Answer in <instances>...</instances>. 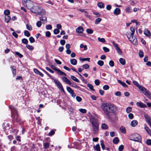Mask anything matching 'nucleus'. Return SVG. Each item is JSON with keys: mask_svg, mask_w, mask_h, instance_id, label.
I'll list each match as a JSON object with an SVG mask.
<instances>
[{"mask_svg": "<svg viewBox=\"0 0 151 151\" xmlns=\"http://www.w3.org/2000/svg\"><path fill=\"white\" fill-rule=\"evenodd\" d=\"M101 108L104 114L107 116H109L110 113H116L118 109V107L113 103H103Z\"/></svg>", "mask_w": 151, "mask_h": 151, "instance_id": "obj_1", "label": "nucleus"}, {"mask_svg": "<svg viewBox=\"0 0 151 151\" xmlns=\"http://www.w3.org/2000/svg\"><path fill=\"white\" fill-rule=\"evenodd\" d=\"M30 11L36 14L43 16L46 14L45 10L37 6H34L30 9Z\"/></svg>", "mask_w": 151, "mask_h": 151, "instance_id": "obj_2", "label": "nucleus"}, {"mask_svg": "<svg viewBox=\"0 0 151 151\" xmlns=\"http://www.w3.org/2000/svg\"><path fill=\"white\" fill-rule=\"evenodd\" d=\"M133 84L135 85L145 96L149 98H151V93L144 87L140 86L139 84L136 81H133Z\"/></svg>", "mask_w": 151, "mask_h": 151, "instance_id": "obj_3", "label": "nucleus"}, {"mask_svg": "<svg viewBox=\"0 0 151 151\" xmlns=\"http://www.w3.org/2000/svg\"><path fill=\"white\" fill-rule=\"evenodd\" d=\"M130 139L134 141L140 142L141 140V138L138 134L135 133L130 135Z\"/></svg>", "mask_w": 151, "mask_h": 151, "instance_id": "obj_4", "label": "nucleus"}, {"mask_svg": "<svg viewBox=\"0 0 151 151\" xmlns=\"http://www.w3.org/2000/svg\"><path fill=\"white\" fill-rule=\"evenodd\" d=\"M22 2L24 6L30 10L33 5V2L30 0H22Z\"/></svg>", "mask_w": 151, "mask_h": 151, "instance_id": "obj_5", "label": "nucleus"}, {"mask_svg": "<svg viewBox=\"0 0 151 151\" xmlns=\"http://www.w3.org/2000/svg\"><path fill=\"white\" fill-rule=\"evenodd\" d=\"M10 109L11 111L12 116L14 117V119L16 120L18 119V114L17 112L16 109L13 107L10 106Z\"/></svg>", "mask_w": 151, "mask_h": 151, "instance_id": "obj_6", "label": "nucleus"}, {"mask_svg": "<svg viewBox=\"0 0 151 151\" xmlns=\"http://www.w3.org/2000/svg\"><path fill=\"white\" fill-rule=\"evenodd\" d=\"M127 37L129 40L134 45H136L137 44V39L133 36V35H129L128 34Z\"/></svg>", "mask_w": 151, "mask_h": 151, "instance_id": "obj_7", "label": "nucleus"}, {"mask_svg": "<svg viewBox=\"0 0 151 151\" xmlns=\"http://www.w3.org/2000/svg\"><path fill=\"white\" fill-rule=\"evenodd\" d=\"M89 119L90 122H91L93 126L98 125L97 123V119H96L92 115H91L89 116Z\"/></svg>", "mask_w": 151, "mask_h": 151, "instance_id": "obj_8", "label": "nucleus"}, {"mask_svg": "<svg viewBox=\"0 0 151 151\" xmlns=\"http://www.w3.org/2000/svg\"><path fill=\"white\" fill-rule=\"evenodd\" d=\"M54 81L58 88L62 91L64 92V90L63 88V87L62 84L57 79H54Z\"/></svg>", "mask_w": 151, "mask_h": 151, "instance_id": "obj_9", "label": "nucleus"}, {"mask_svg": "<svg viewBox=\"0 0 151 151\" xmlns=\"http://www.w3.org/2000/svg\"><path fill=\"white\" fill-rule=\"evenodd\" d=\"M112 43L113 45L114 46L115 49H116L119 55H122V51L120 49L119 47L118 44L115 43L114 42H112Z\"/></svg>", "mask_w": 151, "mask_h": 151, "instance_id": "obj_10", "label": "nucleus"}, {"mask_svg": "<svg viewBox=\"0 0 151 151\" xmlns=\"http://www.w3.org/2000/svg\"><path fill=\"white\" fill-rule=\"evenodd\" d=\"M144 116L147 122L149 124L151 128V118L148 114H144Z\"/></svg>", "mask_w": 151, "mask_h": 151, "instance_id": "obj_11", "label": "nucleus"}, {"mask_svg": "<svg viewBox=\"0 0 151 151\" xmlns=\"http://www.w3.org/2000/svg\"><path fill=\"white\" fill-rule=\"evenodd\" d=\"M67 90L70 93L72 96L73 98L75 97L76 95V93H74L73 91L71 89V88L69 87H67Z\"/></svg>", "mask_w": 151, "mask_h": 151, "instance_id": "obj_12", "label": "nucleus"}, {"mask_svg": "<svg viewBox=\"0 0 151 151\" xmlns=\"http://www.w3.org/2000/svg\"><path fill=\"white\" fill-rule=\"evenodd\" d=\"M98 130L99 125L93 126V132L94 134L97 133L98 132Z\"/></svg>", "mask_w": 151, "mask_h": 151, "instance_id": "obj_13", "label": "nucleus"}, {"mask_svg": "<svg viewBox=\"0 0 151 151\" xmlns=\"http://www.w3.org/2000/svg\"><path fill=\"white\" fill-rule=\"evenodd\" d=\"M137 105L141 108H145L147 107V106L141 102H137L136 103Z\"/></svg>", "mask_w": 151, "mask_h": 151, "instance_id": "obj_14", "label": "nucleus"}, {"mask_svg": "<svg viewBox=\"0 0 151 151\" xmlns=\"http://www.w3.org/2000/svg\"><path fill=\"white\" fill-rule=\"evenodd\" d=\"M62 80L67 84L71 85V82L67 78L65 77H63L62 78Z\"/></svg>", "mask_w": 151, "mask_h": 151, "instance_id": "obj_15", "label": "nucleus"}, {"mask_svg": "<svg viewBox=\"0 0 151 151\" xmlns=\"http://www.w3.org/2000/svg\"><path fill=\"white\" fill-rule=\"evenodd\" d=\"M120 9L119 8H116L114 11V14L116 15H118L120 14Z\"/></svg>", "mask_w": 151, "mask_h": 151, "instance_id": "obj_16", "label": "nucleus"}, {"mask_svg": "<svg viewBox=\"0 0 151 151\" xmlns=\"http://www.w3.org/2000/svg\"><path fill=\"white\" fill-rule=\"evenodd\" d=\"M144 128L148 134L151 135V131L145 124H144Z\"/></svg>", "mask_w": 151, "mask_h": 151, "instance_id": "obj_17", "label": "nucleus"}, {"mask_svg": "<svg viewBox=\"0 0 151 151\" xmlns=\"http://www.w3.org/2000/svg\"><path fill=\"white\" fill-rule=\"evenodd\" d=\"M76 31L77 32L81 33L83 31V28L81 26H79L76 29Z\"/></svg>", "mask_w": 151, "mask_h": 151, "instance_id": "obj_18", "label": "nucleus"}, {"mask_svg": "<svg viewBox=\"0 0 151 151\" xmlns=\"http://www.w3.org/2000/svg\"><path fill=\"white\" fill-rule=\"evenodd\" d=\"M40 19L43 22V23L44 24L47 22V18L45 16H42L40 17Z\"/></svg>", "mask_w": 151, "mask_h": 151, "instance_id": "obj_19", "label": "nucleus"}, {"mask_svg": "<svg viewBox=\"0 0 151 151\" xmlns=\"http://www.w3.org/2000/svg\"><path fill=\"white\" fill-rule=\"evenodd\" d=\"M144 34L147 37H150L151 35L150 32L147 29H145L144 31Z\"/></svg>", "mask_w": 151, "mask_h": 151, "instance_id": "obj_20", "label": "nucleus"}, {"mask_svg": "<svg viewBox=\"0 0 151 151\" xmlns=\"http://www.w3.org/2000/svg\"><path fill=\"white\" fill-rule=\"evenodd\" d=\"M137 124L138 122L137 120H133L131 122L130 125L132 127H135L137 125Z\"/></svg>", "mask_w": 151, "mask_h": 151, "instance_id": "obj_21", "label": "nucleus"}, {"mask_svg": "<svg viewBox=\"0 0 151 151\" xmlns=\"http://www.w3.org/2000/svg\"><path fill=\"white\" fill-rule=\"evenodd\" d=\"M57 74L59 75L66 76V74L63 71H61L59 69H58L57 70Z\"/></svg>", "mask_w": 151, "mask_h": 151, "instance_id": "obj_22", "label": "nucleus"}, {"mask_svg": "<svg viewBox=\"0 0 151 151\" xmlns=\"http://www.w3.org/2000/svg\"><path fill=\"white\" fill-rule=\"evenodd\" d=\"M70 62L71 64L75 65L77 63V61L75 59H72L70 60Z\"/></svg>", "mask_w": 151, "mask_h": 151, "instance_id": "obj_23", "label": "nucleus"}, {"mask_svg": "<svg viewBox=\"0 0 151 151\" xmlns=\"http://www.w3.org/2000/svg\"><path fill=\"white\" fill-rule=\"evenodd\" d=\"M119 130L121 132L125 134L126 133V130L125 128L123 126H121L120 127Z\"/></svg>", "mask_w": 151, "mask_h": 151, "instance_id": "obj_24", "label": "nucleus"}, {"mask_svg": "<svg viewBox=\"0 0 151 151\" xmlns=\"http://www.w3.org/2000/svg\"><path fill=\"white\" fill-rule=\"evenodd\" d=\"M119 142V140L118 137H115L113 139V143L115 144H117Z\"/></svg>", "mask_w": 151, "mask_h": 151, "instance_id": "obj_25", "label": "nucleus"}, {"mask_svg": "<svg viewBox=\"0 0 151 151\" xmlns=\"http://www.w3.org/2000/svg\"><path fill=\"white\" fill-rule=\"evenodd\" d=\"M5 19L6 22L7 23L9 22L11 20V17L9 15L5 16Z\"/></svg>", "mask_w": 151, "mask_h": 151, "instance_id": "obj_26", "label": "nucleus"}, {"mask_svg": "<svg viewBox=\"0 0 151 151\" xmlns=\"http://www.w3.org/2000/svg\"><path fill=\"white\" fill-rule=\"evenodd\" d=\"M119 62L122 65H124L125 64V60L123 58H121L119 59Z\"/></svg>", "mask_w": 151, "mask_h": 151, "instance_id": "obj_27", "label": "nucleus"}, {"mask_svg": "<svg viewBox=\"0 0 151 151\" xmlns=\"http://www.w3.org/2000/svg\"><path fill=\"white\" fill-rule=\"evenodd\" d=\"M94 149L97 151H100V147L99 144L96 145L94 147Z\"/></svg>", "mask_w": 151, "mask_h": 151, "instance_id": "obj_28", "label": "nucleus"}, {"mask_svg": "<svg viewBox=\"0 0 151 151\" xmlns=\"http://www.w3.org/2000/svg\"><path fill=\"white\" fill-rule=\"evenodd\" d=\"M87 86L88 87L89 89L92 91H94L95 89L93 88V86L90 83H88L87 84Z\"/></svg>", "mask_w": 151, "mask_h": 151, "instance_id": "obj_29", "label": "nucleus"}, {"mask_svg": "<svg viewBox=\"0 0 151 151\" xmlns=\"http://www.w3.org/2000/svg\"><path fill=\"white\" fill-rule=\"evenodd\" d=\"M130 30L132 32L129 35H131L132 36L134 35L135 32V29L134 27H131L130 28Z\"/></svg>", "mask_w": 151, "mask_h": 151, "instance_id": "obj_30", "label": "nucleus"}, {"mask_svg": "<svg viewBox=\"0 0 151 151\" xmlns=\"http://www.w3.org/2000/svg\"><path fill=\"white\" fill-rule=\"evenodd\" d=\"M101 127L103 129H106L108 128V126L105 123H103L102 124Z\"/></svg>", "mask_w": 151, "mask_h": 151, "instance_id": "obj_31", "label": "nucleus"}, {"mask_svg": "<svg viewBox=\"0 0 151 151\" xmlns=\"http://www.w3.org/2000/svg\"><path fill=\"white\" fill-rule=\"evenodd\" d=\"M70 78L76 82L78 83L79 82V80L77 78L74 76H70Z\"/></svg>", "mask_w": 151, "mask_h": 151, "instance_id": "obj_32", "label": "nucleus"}, {"mask_svg": "<svg viewBox=\"0 0 151 151\" xmlns=\"http://www.w3.org/2000/svg\"><path fill=\"white\" fill-rule=\"evenodd\" d=\"M98 40L101 42L102 43H104L106 42V40L104 38H100V37H98Z\"/></svg>", "mask_w": 151, "mask_h": 151, "instance_id": "obj_33", "label": "nucleus"}, {"mask_svg": "<svg viewBox=\"0 0 151 151\" xmlns=\"http://www.w3.org/2000/svg\"><path fill=\"white\" fill-rule=\"evenodd\" d=\"M98 6L100 8H104V4L102 2H99L98 4Z\"/></svg>", "mask_w": 151, "mask_h": 151, "instance_id": "obj_34", "label": "nucleus"}, {"mask_svg": "<svg viewBox=\"0 0 151 151\" xmlns=\"http://www.w3.org/2000/svg\"><path fill=\"white\" fill-rule=\"evenodd\" d=\"M24 35L27 37H29L30 36L29 32L27 30H25L24 31Z\"/></svg>", "mask_w": 151, "mask_h": 151, "instance_id": "obj_35", "label": "nucleus"}, {"mask_svg": "<svg viewBox=\"0 0 151 151\" xmlns=\"http://www.w3.org/2000/svg\"><path fill=\"white\" fill-rule=\"evenodd\" d=\"M11 68L12 71L13 75L15 76L16 75V69L15 68H14L13 66H11Z\"/></svg>", "mask_w": 151, "mask_h": 151, "instance_id": "obj_36", "label": "nucleus"}, {"mask_svg": "<svg viewBox=\"0 0 151 151\" xmlns=\"http://www.w3.org/2000/svg\"><path fill=\"white\" fill-rule=\"evenodd\" d=\"M26 28L28 30L30 31L32 30V27L30 25L27 24H26Z\"/></svg>", "mask_w": 151, "mask_h": 151, "instance_id": "obj_37", "label": "nucleus"}, {"mask_svg": "<svg viewBox=\"0 0 151 151\" xmlns=\"http://www.w3.org/2000/svg\"><path fill=\"white\" fill-rule=\"evenodd\" d=\"M97 64L99 66H102L104 65V62L102 60H99L98 61Z\"/></svg>", "mask_w": 151, "mask_h": 151, "instance_id": "obj_38", "label": "nucleus"}, {"mask_svg": "<svg viewBox=\"0 0 151 151\" xmlns=\"http://www.w3.org/2000/svg\"><path fill=\"white\" fill-rule=\"evenodd\" d=\"M26 47L27 49L31 50H32L34 48L33 47L32 45H27Z\"/></svg>", "mask_w": 151, "mask_h": 151, "instance_id": "obj_39", "label": "nucleus"}, {"mask_svg": "<svg viewBox=\"0 0 151 151\" xmlns=\"http://www.w3.org/2000/svg\"><path fill=\"white\" fill-rule=\"evenodd\" d=\"M29 40L31 43H33L35 42L34 38L32 37H31L29 38Z\"/></svg>", "mask_w": 151, "mask_h": 151, "instance_id": "obj_40", "label": "nucleus"}, {"mask_svg": "<svg viewBox=\"0 0 151 151\" xmlns=\"http://www.w3.org/2000/svg\"><path fill=\"white\" fill-rule=\"evenodd\" d=\"M22 42L23 43L27 45L28 43V41L27 39L24 38L22 40Z\"/></svg>", "mask_w": 151, "mask_h": 151, "instance_id": "obj_41", "label": "nucleus"}, {"mask_svg": "<svg viewBox=\"0 0 151 151\" xmlns=\"http://www.w3.org/2000/svg\"><path fill=\"white\" fill-rule=\"evenodd\" d=\"M101 20V19L100 18H98L96 19L95 21V24H98Z\"/></svg>", "mask_w": 151, "mask_h": 151, "instance_id": "obj_42", "label": "nucleus"}, {"mask_svg": "<svg viewBox=\"0 0 151 151\" xmlns=\"http://www.w3.org/2000/svg\"><path fill=\"white\" fill-rule=\"evenodd\" d=\"M132 108L131 107H128L126 109V112L127 113H129L131 111Z\"/></svg>", "mask_w": 151, "mask_h": 151, "instance_id": "obj_43", "label": "nucleus"}, {"mask_svg": "<svg viewBox=\"0 0 151 151\" xmlns=\"http://www.w3.org/2000/svg\"><path fill=\"white\" fill-rule=\"evenodd\" d=\"M60 31L58 29H55L53 30V33L55 35H57L59 33Z\"/></svg>", "mask_w": 151, "mask_h": 151, "instance_id": "obj_44", "label": "nucleus"}, {"mask_svg": "<svg viewBox=\"0 0 151 151\" xmlns=\"http://www.w3.org/2000/svg\"><path fill=\"white\" fill-rule=\"evenodd\" d=\"M86 32L88 34H91L93 33V30L90 29H86Z\"/></svg>", "mask_w": 151, "mask_h": 151, "instance_id": "obj_45", "label": "nucleus"}, {"mask_svg": "<svg viewBox=\"0 0 151 151\" xmlns=\"http://www.w3.org/2000/svg\"><path fill=\"white\" fill-rule=\"evenodd\" d=\"M100 142L101 148L103 150H104L105 148V147L104 143V141L103 140H101V141Z\"/></svg>", "mask_w": 151, "mask_h": 151, "instance_id": "obj_46", "label": "nucleus"}, {"mask_svg": "<svg viewBox=\"0 0 151 151\" xmlns=\"http://www.w3.org/2000/svg\"><path fill=\"white\" fill-rule=\"evenodd\" d=\"M4 13L5 16H9L10 14V11L8 10H6L4 11Z\"/></svg>", "mask_w": 151, "mask_h": 151, "instance_id": "obj_47", "label": "nucleus"}, {"mask_svg": "<svg viewBox=\"0 0 151 151\" xmlns=\"http://www.w3.org/2000/svg\"><path fill=\"white\" fill-rule=\"evenodd\" d=\"M42 25V23L41 21H39L37 22L36 23V26L38 27H41Z\"/></svg>", "mask_w": 151, "mask_h": 151, "instance_id": "obj_48", "label": "nucleus"}, {"mask_svg": "<svg viewBox=\"0 0 151 151\" xmlns=\"http://www.w3.org/2000/svg\"><path fill=\"white\" fill-rule=\"evenodd\" d=\"M15 54L19 56V57L20 58H22L23 56V55L22 54L18 52H15Z\"/></svg>", "mask_w": 151, "mask_h": 151, "instance_id": "obj_49", "label": "nucleus"}, {"mask_svg": "<svg viewBox=\"0 0 151 151\" xmlns=\"http://www.w3.org/2000/svg\"><path fill=\"white\" fill-rule=\"evenodd\" d=\"M79 111L82 113H85L86 112V110L85 109H79Z\"/></svg>", "mask_w": 151, "mask_h": 151, "instance_id": "obj_50", "label": "nucleus"}, {"mask_svg": "<svg viewBox=\"0 0 151 151\" xmlns=\"http://www.w3.org/2000/svg\"><path fill=\"white\" fill-rule=\"evenodd\" d=\"M125 11L126 12L128 13H131L132 12L130 8L129 7H127L126 8Z\"/></svg>", "mask_w": 151, "mask_h": 151, "instance_id": "obj_51", "label": "nucleus"}, {"mask_svg": "<svg viewBox=\"0 0 151 151\" xmlns=\"http://www.w3.org/2000/svg\"><path fill=\"white\" fill-rule=\"evenodd\" d=\"M89 65L87 64H85L82 66V67L85 69H87L89 68Z\"/></svg>", "mask_w": 151, "mask_h": 151, "instance_id": "obj_52", "label": "nucleus"}, {"mask_svg": "<svg viewBox=\"0 0 151 151\" xmlns=\"http://www.w3.org/2000/svg\"><path fill=\"white\" fill-rule=\"evenodd\" d=\"M79 60H82L83 61L87 60V61H89V60H90V58H80Z\"/></svg>", "mask_w": 151, "mask_h": 151, "instance_id": "obj_53", "label": "nucleus"}, {"mask_svg": "<svg viewBox=\"0 0 151 151\" xmlns=\"http://www.w3.org/2000/svg\"><path fill=\"white\" fill-rule=\"evenodd\" d=\"M46 28L47 29H52V26L50 24H47L46 26Z\"/></svg>", "mask_w": 151, "mask_h": 151, "instance_id": "obj_54", "label": "nucleus"}, {"mask_svg": "<svg viewBox=\"0 0 151 151\" xmlns=\"http://www.w3.org/2000/svg\"><path fill=\"white\" fill-rule=\"evenodd\" d=\"M43 145L45 149H47L49 147V144L48 142H46L44 143Z\"/></svg>", "mask_w": 151, "mask_h": 151, "instance_id": "obj_55", "label": "nucleus"}, {"mask_svg": "<svg viewBox=\"0 0 151 151\" xmlns=\"http://www.w3.org/2000/svg\"><path fill=\"white\" fill-rule=\"evenodd\" d=\"M103 49L104 51L105 52H108L109 51V50L108 48L104 47H103Z\"/></svg>", "mask_w": 151, "mask_h": 151, "instance_id": "obj_56", "label": "nucleus"}, {"mask_svg": "<svg viewBox=\"0 0 151 151\" xmlns=\"http://www.w3.org/2000/svg\"><path fill=\"white\" fill-rule=\"evenodd\" d=\"M139 55L140 58H142L143 56V51L141 50H139Z\"/></svg>", "mask_w": 151, "mask_h": 151, "instance_id": "obj_57", "label": "nucleus"}, {"mask_svg": "<svg viewBox=\"0 0 151 151\" xmlns=\"http://www.w3.org/2000/svg\"><path fill=\"white\" fill-rule=\"evenodd\" d=\"M124 145H121L119 147L118 150L119 151H122L124 149Z\"/></svg>", "mask_w": 151, "mask_h": 151, "instance_id": "obj_58", "label": "nucleus"}, {"mask_svg": "<svg viewBox=\"0 0 151 151\" xmlns=\"http://www.w3.org/2000/svg\"><path fill=\"white\" fill-rule=\"evenodd\" d=\"M109 65L111 67H113L114 65V62L112 60L110 61L109 63Z\"/></svg>", "mask_w": 151, "mask_h": 151, "instance_id": "obj_59", "label": "nucleus"}, {"mask_svg": "<svg viewBox=\"0 0 151 151\" xmlns=\"http://www.w3.org/2000/svg\"><path fill=\"white\" fill-rule=\"evenodd\" d=\"M115 94L116 96H120L121 95V93L120 91H118L115 93Z\"/></svg>", "mask_w": 151, "mask_h": 151, "instance_id": "obj_60", "label": "nucleus"}, {"mask_svg": "<svg viewBox=\"0 0 151 151\" xmlns=\"http://www.w3.org/2000/svg\"><path fill=\"white\" fill-rule=\"evenodd\" d=\"M109 87L107 85H105L103 86V88L104 90H107L109 89Z\"/></svg>", "mask_w": 151, "mask_h": 151, "instance_id": "obj_61", "label": "nucleus"}, {"mask_svg": "<svg viewBox=\"0 0 151 151\" xmlns=\"http://www.w3.org/2000/svg\"><path fill=\"white\" fill-rule=\"evenodd\" d=\"M128 117L130 119H132L134 117V115L132 113H129L128 114Z\"/></svg>", "mask_w": 151, "mask_h": 151, "instance_id": "obj_62", "label": "nucleus"}, {"mask_svg": "<svg viewBox=\"0 0 151 151\" xmlns=\"http://www.w3.org/2000/svg\"><path fill=\"white\" fill-rule=\"evenodd\" d=\"M51 34L49 31H47L45 33V36L47 37H50Z\"/></svg>", "mask_w": 151, "mask_h": 151, "instance_id": "obj_63", "label": "nucleus"}, {"mask_svg": "<svg viewBox=\"0 0 151 151\" xmlns=\"http://www.w3.org/2000/svg\"><path fill=\"white\" fill-rule=\"evenodd\" d=\"M146 143L147 145H151V139H147L146 142Z\"/></svg>", "mask_w": 151, "mask_h": 151, "instance_id": "obj_64", "label": "nucleus"}]
</instances>
